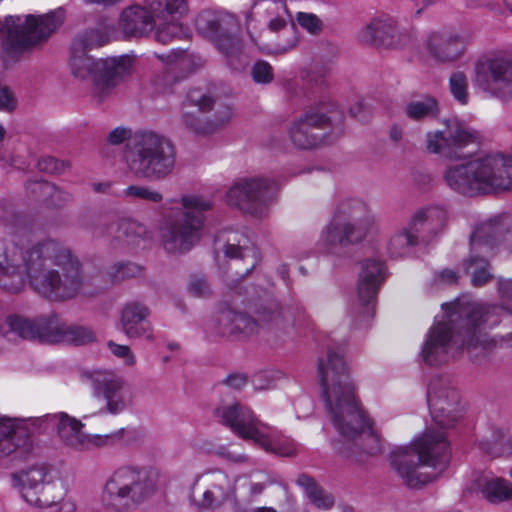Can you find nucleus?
<instances>
[{
    "mask_svg": "<svg viewBox=\"0 0 512 512\" xmlns=\"http://www.w3.org/2000/svg\"><path fill=\"white\" fill-rule=\"evenodd\" d=\"M497 289L501 299L512 303V279L499 277Z\"/></svg>",
    "mask_w": 512,
    "mask_h": 512,
    "instance_id": "e2e57ef3",
    "label": "nucleus"
},
{
    "mask_svg": "<svg viewBox=\"0 0 512 512\" xmlns=\"http://www.w3.org/2000/svg\"><path fill=\"white\" fill-rule=\"evenodd\" d=\"M129 139L128 167L138 178L161 181L169 177L176 163V148L166 136L154 131H139L131 137V130L113 129L107 137L112 145Z\"/></svg>",
    "mask_w": 512,
    "mask_h": 512,
    "instance_id": "0eeeda50",
    "label": "nucleus"
},
{
    "mask_svg": "<svg viewBox=\"0 0 512 512\" xmlns=\"http://www.w3.org/2000/svg\"><path fill=\"white\" fill-rule=\"evenodd\" d=\"M438 113V101L430 96L409 102L405 106V114L412 120H422L424 118L435 117Z\"/></svg>",
    "mask_w": 512,
    "mask_h": 512,
    "instance_id": "a19ab883",
    "label": "nucleus"
},
{
    "mask_svg": "<svg viewBox=\"0 0 512 512\" xmlns=\"http://www.w3.org/2000/svg\"><path fill=\"white\" fill-rule=\"evenodd\" d=\"M147 8L131 6L122 11L119 28L126 37H142L151 32L157 19L185 14V0H145Z\"/></svg>",
    "mask_w": 512,
    "mask_h": 512,
    "instance_id": "dca6fc26",
    "label": "nucleus"
},
{
    "mask_svg": "<svg viewBox=\"0 0 512 512\" xmlns=\"http://www.w3.org/2000/svg\"><path fill=\"white\" fill-rule=\"evenodd\" d=\"M256 316L254 319L223 302L216 318L215 332L230 340H244L256 333L260 326L279 325L283 318L279 303L275 300L260 304L256 309Z\"/></svg>",
    "mask_w": 512,
    "mask_h": 512,
    "instance_id": "4468645a",
    "label": "nucleus"
},
{
    "mask_svg": "<svg viewBox=\"0 0 512 512\" xmlns=\"http://www.w3.org/2000/svg\"><path fill=\"white\" fill-rule=\"evenodd\" d=\"M359 40L368 45L393 48L401 42V32L397 21L389 16L382 15L373 18L358 35Z\"/></svg>",
    "mask_w": 512,
    "mask_h": 512,
    "instance_id": "cd10ccee",
    "label": "nucleus"
},
{
    "mask_svg": "<svg viewBox=\"0 0 512 512\" xmlns=\"http://www.w3.org/2000/svg\"><path fill=\"white\" fill-rule=\"evenodd\" d=\"M423 209L417 211L409 220L407 225L403 227L407 232L416 236V241L420 243V236L423 233Z\"/></svg>",
    "mask_w": 512,
    "mask_h": 512,
    "instance_id": "bf43d9fd",
    "label": "nucleus"
},
{
    "mask_svg": "<svg viewBox=\"0 0 512 512\" xmlns=\"http://www.w3.org/2000/svg\"><path fill=\"white\" fill-rule=\"evenodd\" d=\"M459 399V393L447 377L432 378L427 390V401L432 419L439 427H453L461 417Z\"/></svg>",
    "mask_w": 512,
    "mask_h": 512,
    "instance_id": "412c9836",
    "label": "nucleus"
},
{
    "mask_svg": "<svg viewBox=\"0 0 512 512\" xmlns=\"http://www.w3.org/2000/svg\"><path fill=\"white\" fill-rule=\"evenodd\" d=\"M65 324L56 314L37 317V341L47 344L63 342Z\"/></svg>",
    "mask_w": 512,
    "mask_h": 512,
    "instance_id": "72a5a7b5",
    "label": "nucleus"
},
{
    "mask_svg": "<svg viewBox=\"0 0 512 512\" xmlns=\"http://www.w3.org/2000/svg\"><path fill=\"white\" fill-rule=\"evenodd\" d=\"M47 475V468L43 466L32 467L22 475V497L31 506L40 509L60 507L61 503L52 495L54 486L46 481Z\"/></svg>",
    "mask_w": 512,
    "mask_h": 512,
    "instance_id": "a878e982",
    "label": "nucleus"
},
{
    "mask_svg": "<svg viewBox=\"0 0 512 512\" xmlns=\"http://www.w3.org/2000/svg\"><path fill=\"white\" fill-rule=\"evenodd\" d=\"M342 115L337 106L329 101H320L307 107L289 130L292 142L300 149H313L324 140V134L318 133L333 122H340Z\"/></svg>",
    "mask_w": 512,
    "mask_h": 512,
    "instance_id": "2eb2a0df",
    "label": "nucleus"
},
{
    "mask_svg": "<svg viewBox=\"0 0 512 512\" xmlns=\"http://www.w3.org/2000/svg\"><path fill=\"white\" fill-rule=\"evenodd\" d=\"M232 111L226 105H216L211 92L190 89L181 105V123L195 135H211L230 121Z\"/></svg>",
    "mask_w": 512,
    "mask_h": 512,
    "instance_id": "ddd939ff",
    "label": "nucleus"
},
{
    "mask_svg": "<svg viewBox=\"0 0 512 512\" xmlns=\"http://www.w3.org/2000/svg\"><path fill=\"white\" fill-rule=\"evenodd\" d=\"M298 25L313 36H318L324 29L323 21L314 13L297 12L295 17Z\"/></svg>",
    "mask_w": 512,
    "mask_h": 512,
    "instance_id": "3c124183",
    "label": "nucleus"
},
{
    "mask_svg": "<svg viewBox=\"0 0 512 512\" xmlns=\"http://www.w3.org/2000/svg\"><path fill=\"white\" fill-rule=\"evenodd\" d=\"M107 345L111 353L114 356L122 359L126 365L133 366L136 363L135 355L129 346L120 345L113 341H109Z\"/></svg>",
    "mask_w": 512,
    "mask_h": 512,
    "instance_id": "4d7b16f0",
    "label": "nucleus"
},
{
    "mask_svg": "<svg viewBox=\"0 0 512 512\" xmlns=\"http://www.w3.org/2000/svg\"><path fill=\"white\" fill-rule=\"evenodd\" d=\"M50 186V182L45 180L29 181L26 189L29 194L35 197L39 201H44V188Z\"/></svg>",
    "mask_w": 512,
    "mask_h": 512,
    "instance_id": "052dcab7",
    "label": "nucleus"
},
{
    "mask_svg": "<svg viewBox=\"0 0 512 512\" xmlns=\"http://www.w3.org/2000/svg\"><path fill=\"white\" fill-rule=\"evenodd\" d=\"M442 309V319L431 326L421 350L427 365L445 363L454 345L480 366L488 363L493 348L512 346V312L503 305L457 298Z\"/></svg>",
    "mask_w": 512,
    "mask_h": 512,
    "instance_id": "f257e3e1",
    "label": "nucleus"
},
{
    "mask_svg": "<svg viewBox=\"0 0 512 512\" xmlns=\"http://www.w3.org/2000/svg\"><path fill=\"white\" fill-rule=\"evenodd\" d=\"M449 443L443 431L428 428L411 445L391 453V466L409 488H422L446 469Z\"/></svg>",
    "mask_w": 512,
    "mask_h": 512,
    "instance_id": "39448f33",
    "label": "nucleus"
},
{
    "mask_svg": "<svg viewBox=\"0 0 512 512\" xmlns=\"http://www.w3.org/2000/svg\"><path fill=\"white\" fill-rule=\"evenodd\" d=\"M188 291L191 295L199 298L209 297L212 294L211 285L202 276H192L190 278Z\"/></svg>",
    "mask_w": 512,
    "mask_h": 512,
    "instance_id": "864d4df0",
    "label": "nucleus"
},
{
    "mask_svg": "<svg viewBox=\"0 0 512 512\" xmlns=\"http://www.w3.org/2000/svg\"><path fill=\"white\" fill-rule=\"evenodd\" d=\"M438 279L443 284H454L458 280V274L454 270L446 268L438 274Z\"/></svg>",
    "mask_w": 512,
    "mask_h": 512,
    "instance_id": "774afa93",
    "label": "nucleus"
},
{
    "mask_svg": "<svg viewBox=\"0 0 512 512\" xmlns=\"http://www.w3.org/2000/svg\"><path fill=\"white\" fill-rule=\"evenodd\" d=\"M16 107V100L13 93L7 87L0 88V109L12 111Z\"/></svg>",
    "mask_w": 512,
    "mask_h": 512,
    "instance_id": "680f3d73",
    "label": "nucleus"
},
{
    "mask_svg": "<svg viewBox=\"0 0 512 512\" xmlns=\"http://www.w3.org/2000/svg\"><path fill=\"white\" fill-rule=\"evenodd\" d=\"M81 376L92 386L93 395L105 400L103 412L118 415L132 406V388L120 376L107 370L84 371Z\"/></svg>",
    "mask_w": 512,
    "mask_h": 512,
    "instance_id": "a211bd4d",
    "label": "nucleus"
},
{
    "mask_svg": "<svg viewBox=\"0 0 512 512\" xmlns=\"http://www.w3.org/2000/svg\"><path fill=\"white\" fill-rule=\"evenodd\" d=\"M223 383L233 389H241L247 384V378L244 374L234 373L228 375Z\"/></svg>",
    "mask_w": 512,
    "mask_h": 512,
    "instance_id": "0e129e2a",
    "label": "nucleus"
},
{
    "mask_svg": "<svg viewBox=\"0 0 512 512\" xmlns=\"http://www.w3.org/2000/svg\"><path fill=\"white\" fill-rule=\"evenodd\" d=\"M114 234V239L119 245L134 249L145 241L147 231L143 225L135 221L121 220L118 222Z\"/></svg>",
    "mask_w": 512,
    "mask_h": 512,
    "instance_id": "f704fd0d",
    "label": "nucleus"
},
{
    "mask_svg": "<svg viewBox=\"0 0 512 512\" xmlns=\"http://www.w3.org/2000/svg\"><path fill=\"white\" fill-rule=\"evenodd\" d=\"M182 208L175 210L160 228L162 246L169 253L189 251L200 239L204 212L212 203L201 196L182 197Z\"/></svg>",
    "mask_w": 512,
    "mask_h": 512,
    "instance_id": "f8f14e48",
    "label": "nucleus"
},
{
    "mask_svg": "<svg viewBox=\"0 0 512 512\" xmlns=\"http://www.w3.org/2000/svg\"><path fill=\"white\" fill-rule=\"evenodd\" d=\"M217 454L229 461L235 462V463H245L248 461V456L245 454H234L231 451L227 450L224 447L219 448L217 451Z\"/></svg>",
    "mask_w": 512,
    "mask_h": 512,
    "instance_id": "338daca9",
    "label": "nucleus"
},
{
    "mask_svg": "<svg viewBox=\"0 0 512 512\" xmlns=\"http://www.w3.org/2000/svg\"><path fill=\"white\" fill-rule=\"evenodd\" d=\"M105 44L98 30L85 31L75 37L71 45L69 67L72 75L93 84V96L102 103L120 81L130 73L132 60L127 55L95 60L87 51Z\"/></svg>",
    "mask_w": 512,
    "mask_h": 512,
    "instance_id": "423d86ee",
    "label": "nucleus"
},
{
    "mask_svg": "<svg viewBox=\"0 0 512 512\" xmlns=\"http://www.w3.org/2000/svg\"><path fill=\"white\" fill-rule=\"evenodd\" d=\"M476 82L489 95L502 102L512 100V59L495 57L476 66Z\"/></svg>",
    "mask_w": 512,
    "mask_h": 512,
    "instance_id": "5701e85b",
    "label": "nucleus"
},
{
    "mask_svg": "<svg viewBox=\"0 0 512 512\" xmlns=\"http://www.w3.org/2000/svg\"><path fill=\"white\" fill-rule=\"evenodd\" d=\"M243 488L246 490L248 501H252L255 497L262 494L264 489L272 483L270 478L265 474H256L254 477H243L239 479Z\"/></svg>",
    "mask_w": 512,
    "mask_h": 512,
    "instance_id": "8fccbe9b",
    "label": "nucleus"
},
{
    "mask_svg": "<svg viewBox=\"0 0 512 512\" xmlns=\"http://www.w3.org/2000/svg\"><path fill=\"white\" fill-rule=\"evenodd\" d=\"M384 280L385 266L383 262L367 259L361 263L357 291L359 302L364 307L365 318L373 316L376 296Z\"/></svg>",
    "mask_w": 512,
    "mask_h": 512,
    "instance_id": "bb28decb",
    "label": "nucleus"
},
{
    "mask_svg": "<svg viewBox=\"0 0 512 512\" xmlns=\"http://www.w3.org/2000/svg\"><path fill=\"white\" fill-rule=\"evenodd\" d=\"M251 75L257 83H270L273 80L272 66L266 61H257L252 67Z\"/></svg>",
    "mask_w": 512,
    "mask_h": 512,
    "instance_id": "5fc2aeb1",
    "label": "nucleus"
},
{
    "mask_svg": "<svg viewBox=\"0 0 512 512\" xmlns=\"http://www.w3.org/2000/svg\"><path fill=\"white\" fill-rule=\"evenodd\" d=\"M416 236L407 232L404 228L392 235L388 243V253L392 258L407 256L411 249L417 246Z\"/></svg>",
    "mask_w": 512,
    "mask_h": 512,
    "instance_id": "79ce46f5",
    "label": "nucleus"
},
{
    "mask_svg": "<svg viewBox=\"0 0 512 512\" xmlns=\"http://www.w3.org/2000/svg\"><path fill=\"white\" fill-rule=\"evenodd\" d=\"M495 255H486L483 250L475 251L470 246L469 256L463 265L473 287H483L494 279L490 258Z\"/></svg>",
    "mask_w": 512,
    "mask_h": 512,
    "instance_id": "2f4dec72",
    "label": "nucleus"
},
{
    "mask_svg": "<svg viewBox=\"0 0 512 512\" xmlns=\"http://www.w3.org/2000/svg\"><path fill=\"white\" fill-rule=\"evenodd\" d=\"M234 492V480L225 472L214 470L196 479L192 487V498L198 507L215 510L227 502Z\"/></svg>",
    "mask_w": 512,
    "mask_h": 512,
    "instance_id": "b1692460",
    "label": "nucleus"
},
{
    "mask_svg": "<svg viewBox=\"0 0 512 512\" xmlns=\"http://www.w3.org/2000/svg\"><path fill=\"white\" fill-rule=\"evenodd\" d=\"M183 14H175L174 17L167 15L166 19H162L163 23H159L155 38L159 43L167 44L175 38H180L183 34L182 25L176 21L177 17Z\"/></svg>",
    "mask_w": 512,
    "mask_h": 512,
    "instance_id": "37998d69",
    "label": "nucleus"
},
{
    "mask_svg": "<svg viewBox=\"0 0 512 512\" xmlns=\"http://www.w3.org/2000/svg\"><path fill=\"white\" fill-rule=\"evenodd\" d=\"M276 182L265 177L242 178L227 191L229 205L254 216L262 215L265 207L273 198Z\"/></svg>",
    "mask_w": 512,
    "mask_h": 512,
    "instance_id": "aec40b11",
    "label": "nucleus"
},
{
    "mask_svg": "<svg viewBox=\"0 0 512 512\" xmlns=\"http://www.w3.org/2000/svg\"><path fill=\"white\" fill-rule=\"evenodd\" d=\"M230 241L231 240L228 239L227 244L225 245V256L231 259L245 260L247 262V267L245 268L244 272H236V276L245 278L256 267L258 262L255 256L254 249L246 246H241L240 241H238L237 243H232Z\"/></svg>",
    "mask_w": 512,
    "mask_h": 512,
    "instance_id": "ea45409f",
    "label": "nucleus"
},
{
    "mask_svg": "<svg viewBox=\"0 0 512 512\" xmlns=\"http://www.w3.org/2000/svg\"><path fill=\"white\" fill-rule=\"evenodd\" d=\"M157 57L169 65H174L172 70H167L156 80V86L162 92H168L173 83L178 79L175 75L176 69H182L189 63V58L184 50L171 51L168 54H158Z\"/></svg>",
    "mask_w": 512,
    "mask_h": 512,
    "instance_id": "c9c22d12",
    "label": "nucleus"
},
{
    "mask_svg": "<svg viewBox=\"0 0 512 512\" xmlns=\"http://www.w3.org/2000/svg\"><path fill=\"white\" fill-rule=\"evenodd\" d=\"M144 268L130 261H120L108 269V276L114 283H119L126 279L139 277L143 274Z\"/></svg>",
    "mask_w": 512,
    "mask_h": 512,
    "instance_id": "c03bdc74",
    "label": "nucleus"
},
{
    "mask_svg": "<svg viewBox=\"0 0 512 512\" xmlns=\"http://www.w3.org/2000/svg\"><path fill=\"white\" fill-rule=\"evenodd\" d=\"M453 191L473 197L512 190V157L490 154L448 167L444 173Z\"/></svg>",
    "mask_w": 512,
    "mask_h": 512,
    "instance_id": "6e6552de",
    "label": "nucleus"
},
{
    "mask_svg": "<svg viewBox=\"0 0 512 512\" xmlns=\"http://www.w3.org/2000/svg\"><path fill=\"white\" fill-rule=\"evenodd\" d=\"M159 479L155 467H122L107 480L101 501L111 512H122L154 494Z\"/></svg>",
    "mask_w": 512,
    "mask_h": 512,
    "instance_id": "9b49d317",
    "label": "nucleus"
},
{
    "mask_svg": "<svg viewBox=\"0 0 512 512\" xmlns=\"http://www.w3.org/2000/svg\"><path fill=\"white\" fill-rule=\"evenodd\" d=\"M38 169L45 173L57 174L64 171V163L54 157H43L38 161Z\"/></svg>",
    "mask_w": 512,
    "mask_h": 512,
    "instance_id": "13d9d810",
    "label": "nucleus"
},
{
    "mask_svg": "<svg viewBox=\"0 0 512 512\" xmlns=\"http://www.w3.org/2000/svg\"><path fill=\"white\" fill-rule=\"evenodd\" d=\"M502 438L499 432L494 433L491 438L481 440L479 448L489 456L498 457L503 453Z\"/></svg>",
    "mask_w": 512,
    "mask_h": 512,
    "instance_id": "6e6d98bb",
    "label": "nucleus"
},
{
    "mask_svg": "<svg viewBox=\"0 0 512 512\" xmlns=\"http://www.w3.org/2000/svg\"><path fill=\"white\" fill-rule=\"evenodd\" d=\"M65 11L62 8L41 16H8L0 23L2 40V58L6 65L16 62L24 51L47 41L63 24Z\"/></svg>",
    "mask_w": 512,
    "mask_h": 512,
    "instance_id": "1a4fd4ad",
    "label": "nucleus"
},
{
    "mask_svg": "<svg viewBox=\"0 0 512 512\" xmlns=\"http://www.w3.org/2000/svg\"><path fill=\"white\" fill-rule=\"evenodd\" d=\"M470 246L486 255H497L500 247L512 253V217L504 213L479 223L470 236Z\"/></svg>",
    "mask_w": 512,
    "mask_h": 512,
    "instance_id": "4be33fe9",
    "label": "nucleus"
},
{
    "mask_svg": "<svg viewBox=\"0 0 512 512\" xmlns=\"http://www.w3.org/2000/svg\"><path fill=\"white\" fill-rule=\"evenodd\" d=\"M63 342L84 345L95 341V333L87 327L65 324Z\"/></svg>",
    "mask_w": 512,
    "mask_h": 512,
    "instance_id": "de8ad7c7",
    "label": "nucleus"
},
{
    "mask_svg": "<svg viewBox=\"0 0 512 512\" xmlns=\"http://www.w3.org/2000/svg\"><path fill=\"white\" fill-rule=\"evenodd\" d=\"M215 415L238 437L252 440L267 452L284 457L296 455L292 441L283 438L268 424L260 421L249 408L238 402L220 405L215 409Z\"/></svg>",
    "mask_w": 512,
    "mask_h": 512,
    "instance_id": "9d476101",
    "label": "nucleus"
},
{
    "mask_svg": "<svg viewBox=\"0 0 512 512\" xmlns=\"http://www.w3.org/2000/svg\"><path fill=\"white\" fill-rule=\"evenodd\" d=\"M467 43L468 39L464 34L449 28L433 31L425 40L428 54L441 63H451L461 58Z\"/></svg>",
    "mask_w": 512,
    "mask_h": 512,
    "instance_id": "393cba45",
    "label": "nucleus"
},
{
    "mask_svg": "<svg viewBox=\"0 0 512 512\" xmlns=\"http://www.w3.org/2000/svg\"><path fill=\"white\" fill-rule=\"evenodd\" d=\"M477 140L476 131L457 120H446L443 130L427 133L426 149L450 160L464 159L472 153L464 149Z\"/></svg>",
    "mask_w": 512,
    "mask_h": 512,
    "instance_id": "6ab92c4d",
    "label": "nucleus"
},
{
    "mask_svg": "<svg viewBox=\"0 0 512 512\" xmlns=\"http://www.w3.org/2000/svg\"><path fill=\"white\" fill-rule=\"evenodd\" d=\"M123 195L126 198L142 200L148 203H160L163 200V195L158 190L148 186L130 185L124 191Z\"/></svg>",
    "mask_w": 512,
    "mask_h": 512,
    "instance_id": "49530a36",
    "label": "nucleus"
},
{
    "mask_svg": "<svg viewBox=\"0 0 512 512\" xmlns=\"http://www.w3.org/2000/svg\"><path fill=\"white\" fill-rule=\"evenodd\" d=\"M149 314V309L139 302L126 304L120 318L121 331L129 339L144 338L148 342L154 341L153 328L147 319Z\"/></svg>",
    "mask_w": 512,
    "mask_h": 512,
    "instance_id": "c85d7f7f",
    "label": "nucleus"
},
{
    "mask_svg": "<svg viewBox=\"0 0 512 512\" xmlns=\"http://www.w3.org/2000/svg\"><path fill=\"white\" fill-rule=\"evenodd\" d=\"M318 375L327 412L333 426L344 438L338 451L356 460L360 451L367 455L380 453V438L354 395V386L339 347L329 348L326 358L319 359Z\"/></svg>",
    "mask_w": 512,
    "mask_h": 512,
    "instance_id": "7ed1b4c3",
    "label": "nucleus"
},
{
    "mask_svg": "<svg viewBox=\"0 0 512 512\" xmlns=\"http://www.w3.org/2000/svg\"><path fill=\"white\" fill-rule=\"evenodd\" d=\"M73 200V195L69 191L50 183V186L44 188L43 203L50 208H62Z\"/></svg>",
    "mask_w": 512,
    "mask_h": 512,
    "instance_id": "a18cd8bd",
    "label": "nucleus"
},
{
    "mask_svg": "<svg viewBox=\"0 0 512 512\" xmlns=\"http://www.w3.org/2000/svg\"><path fill=\"white\" fill-rule=\"evenodd\" d=\"M349 114L351 115V117L361 122H365L368 120L369 112L364 103L358 102L350 107Z\"/></svg>",
    "mask_w": 512,
    "mask_h": 512,
    "instance_id": "69168bd1",
    "label": "nucleus"
},
{
    "mask_svg": "<svg viewBox=\"0 0 512 512\" xmlns=\"http://www.w3.org/2000/svg\"><path fill=\"white\" fill-rule=\"evenodd\" d=\"M297 484L305 490L307 497L317 508L327 510L334 505V498L309 475H299Z\"/></svg>",
    "mask_w": 512,
    "mask_h": 512,
    "instance_id": "4c0bfd02",
    "label": "nucleus"
},
{
    "mask_svg": "<svg viewBox=\"0 0 512 512\" xmlns=\"http://www.w3.org/2000/svg\"><path fill=\"white\" fill-rule=\"evenodd\" d=\"M482 491L484 497L491 503H499L512 498V483L501 478L487 479L479 477L474 481L469 493Z\"/></svg>",
    "mask_w": 512,
    "mask_h": 512,
    "instance_id": "473e14b6",
    "label": "nucleus"
},
{
    "mask_svg": "<svg viewBox=\"0 0 512 512\" xmlns=\"http://www.w3.org/2000/svg\"><path fill=\"white\" fill-rule=\"evenodd\" d=\"M423 233L420 242H429L441 232L447 221V213L441 207H428L423 209Z\"/></svg>",
    "mask_w": 512,
    "mask_h": 512,
    "instance_id": "e433bc0d",
    "label": "nucleus"
},
{
    "mask_svg": "<svg viewBox=\"0 0 512 512\" xmlns=\"http://www.w3.org/2000/svg\"><path fill=\"white\" fill-rule=\"evenodd\" d=\"M334 217L350 222L356 228H362L365 233L374 223V217L368 206L358 198H349L339 202Z\"/></svg>",
    "mask_w": 512,
    "mask_h": 512,
    "instance_id": "7c9ffc66",
    "label": "nucleus"
},
{
    "mask_svg": "<svg viewBox=\"0 0 512 512\" xmlns=\"http://www.w3.org/2000/svg\"><path fill=\"white\" fill-rule=\"evenodd\" d=\"M366 233L350 222L342 221L333 216L329 225L322 232V240L331 247L347 246L360 242Z\"/></svg>",
    "mask_w": 512,
    "mask_h": 512,
    "instance_id": "c756f323",
    "label": "nucleus"
},
{
    "mask_svg": "<svg viewBox=\"0 0 512 512\" xmlns=\"http://www.w3.org/2000/svg\"><path fill=\"white\" fill-rule=\"evenodd\" d=\"M19 215L16 213L14 206L6 201H0V225L7 228H15L19 222Z\"/></svg>",
    "mask_w": 512,
    "mask_h": 512,
    "instance_id": "603ef678",
    "label": "nucleus"
},
{
    "mask_svg": "<svg viewBox=\"0 0 512 512\" xmlns=\"http://www.w3.org/2000/svg\"><path fill=\"white\" fill-rule=\"evenodd\" d=\"M196 28L227 58L237 57L241 52L242 41L237 35L238 23L233 15L204 11L196 19Z\"/></svg>",
    "mask_w": 512,
    "mask_h": 512,
    "instance_id": "f3484780",
    "label": "nucleus"
},
{
    "mask_svg": "<svg viewBox=\"0 0 512 512\" xmlns=\"http://www.w3.org/2000/svg\"><path fill=\"white\" fill-rule=\"evenodd\" d=\"M5 324L7 330L6 335H15L24 340L37 341V317L27 318L22 315H9Z\"/></svg>",
    "mask_w": 512,
    "mask_h": 512,
    "instance_id": "58836bf2",
    "label": "nucleus"
},
{
    "mask_svg": "<svg viewBox=\"0 0 512 512\" xmlns=\"http://www.w3.org/2000/svg\"><path fill=\"white\" fill-rule=\"evenodd\" d=\"M468 78L460 71L454 72L449 78V89L454 99L460 104L465 105L468 103Z\"/></svg>",
    "mask_w": 512,
    "mask_h": 512,
    "instance_id": "09e8293b",
    "label": "nucleus"
},
{
    "mask_svg": "<svg viewBox=\"0 0 512 512\" xmlns=\"http://www.w3.org/2000/svg\"><path fill=\"white\" fill-rule=\"evenodd\" d=\"M50 426L56 429L57 436L66 445L76 450L113 445L121 441L125 429L105 435H88L82 432L84 424L65 412L17 420L0 417V457L7 456L29 441V433L45 431Z\"/></svg>",
    "mask_w": 512,
    "mask_h": 512,
    "instance_id": "20e7f679",
    "label": "nucleus"
},
{
    "mask_svg": "<svg viewBox=\"0 0 512 512\" xmlns=\"http://www.w3.org/2000/svg\"><path fill=\"white\" fill-rule=\"evenodd\" d=\"M27 281L51 301L72 299L84 285L81 264L63 243L48 238L24 246L15 237L0 239V288L19 293Z\"/></svg>",
    "mask_w": 512,
    "mask_h": 512,
    "instance_id": "f03ea898",
    "label": "nucleus"
}]
</instances>
